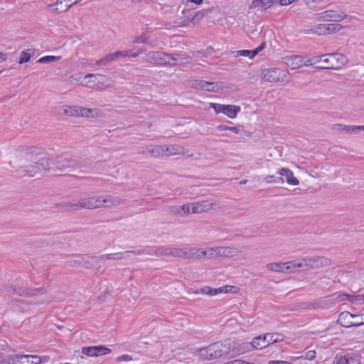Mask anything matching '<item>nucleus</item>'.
Returning <instances> with one entry per match:
<instances>
[{
  "instance_id": "nucleus-31",
  "label": "nucleus",
  "mask_w": 364,
  "mask_h": 364,
  "mask_svg": "<svg viewBox=\"0 0 364 364\" xmlns=\"http://www.w3.org/2000/svg\"><path fill=\"white\" fill-rule=\"evenodd\" d=\"M287 65L289 67H290L292 70H295L296 68H299L303 65L302 61L303 58L300 55H294V57H291V58H288Z\"/></svg>"
},
{
  "instance_id": "nucleus-62",
  "label": "nucleus",
  "mask_w": 364,
  "mask_h": 364,
  "mask_svg": "<svg viewBox=\"0 0 364 364\" xmlns=\"http://www.w3.org/2000/svg\"><path fill=\"white\" fill-rule=\"evenodd\" d=\"M215 250V247H210L207 249V252L208 253V258H214L215 255H214Z\"/></svg>"
},
{
  "instance_id": "nucleus-50",
  "label": "nucleus",
  "mask_w": 364,
  "mask_h": 364,
  "mask_svg": "<svg viewBox=\"0 0 364 364\" xmlns=\"http://www.w3.org/2000/svg\"><path fill=\"white\" fill-rule=\"evenodd\" d=\"M112 60V56H111L110 54H108L104 58L97 60L95 64L98 66L107 65Z\"/></svg>"
},
{
  "instance_id": "nucleus-49",
  "label": "nucleus",
  "mask_w": 364,
  "mask_h": 364,
  "mask_svg": "<svg viewBox=\"0 0 364 364\" xmlns=\"http://www.w3.org/2000/svg\"><path fill=\"white\" fill-rule=\"evenodd\" d=\"M96 348V355H102L111 352V350L104 346H95Z\"/></svg>"
},
{
  "instance_id": "nucleus-24",
  "label": "nucleus",
  "mask_w": 364,
  "mask_h": 364,
  "mask_svg": "<svg viewBox=\"0 0 364 364\" xmlns=\"http://www.w3.org/2000/svg\"><path fill=\"white\" fill-rule=\"evenodd\" d=\"M164 154L166 156H173L176 154H181L183 151V147L178 144H173L169 146H164Z\"/></svg>"
},
{
  "instance_id": "nucleus-7",
  "label": "nucleus",
  "mask_w": 364,
  "mask_h": 364,
  "mask_svg": "<svg viewBox=\"0 0 364 364\" xmlns=\"http://www.w3.org/2000/svg\"><path fill=\"white\" fill-rule=\"evenodd\" d=\"M301 260L304 262V267L313 269H320L331 264V259L326 257H306L301 258Z\"/></svg>"
},
{
  "instance_id": "nucleus-34",
  "label": "nucleus",
  "mask_w": 364,
  "mask_h": 364,
  "mask_svg": "<svg viewBox=\"0 0 364 364\" xmlns=\"http://www.w3.org/2000/svg\"><path fill=\"white\" fill-rule=\"evenodd\" d=\"M64 113L68 116L81 117V107L70 106L64 109Z\"/></svg>"
},
{
  "instance_id": "nucleus-14",
  "label": "nucleus",
  "mask_w": 364,
  "mask_h": 364,
  "mask_svg": "<svg viewBox=\"0 0 364 364\" xmlns=\"http://www.w3.org/2000/svg\"><path fill=\"white\" fill-rule=\"evenodd\" d=\"M191 213L201 214L215 209L218 205L215 202H212L210 200H201L196 203H191Z\"/></svg>"
},
{
  "instance_id": "nucleus-13",
  "label": "nucleus",
  "mask_w": 364,
  "mask_h": 364,
  "mask_svg": "<svg viewBox=\"0 0 364 364\" xmlns=\"http://www.w3.org/2000/svg\"><path fill=\"white\" fill-rule=\"evenodd\" d=\"M146 61L154 65H166L169 63V55L161 52L151 51L146 54Z\"/></svg>"
},
{
  "instance_id": "nucleus-38",
  "label": "nucleus",
  "mask_w": 364,
  "mask_h": 364,
  "mask_svg": "<svg viewBox=\"0 0 364 364\" xmlns=\"http://www.w3.org/2000/svg\"><path fill=\"white\" fill-rule=\"evenodd\" d=\"M264 180L268 183H274L282 184L284 182V178L274 175H267L264 178Z\"/></svg>"
},
{
  "instance_id": "nucleus-2",
  "label": "nucleus",
  "mask_w": 364,
  "mask_h": 364,
  "mask_svg": "<svg viewBox=\"0 0 364 364\" xmlns=\"http://www.w3.org/2000/svg\"><path fill=\"white\" fill-rule=\"evenodd\" d=\"M200 358L203 360H214L221 357L231 358L229 340L213 343L199 349Z\"/></svg>"
},
{
  "instance_id": "nucleus-17",
  "label": "nucleus",
  "mask_w": 364,
  "mask_h": 364,
  "mask_svg": "<svg viewBox=\"0 0 364 364\" xmlns=\"http://www.w3.org/2000/svg\"><path fill=\"white\" fill-rule=\"evenodd\" d=\"M318 18L323 21H339L344 19L346 17L342 11H336L333 10H328L318 14Z\"/></svg>"
},
{
  "instance_id": "nucleus-27",
  "label": "nucleus",
  "mask_w": 364,
  "mask_h": 364,
  "mask_svg": "<svg viewBox=\"0 0 364 364\" xmlns=\"http://www.w3.org/2000/svg\"><path fill=\"white\" fill-rule=\"evenodd\" d=\"M222 292H228V290L225 291L224 287H220L218 289H212L209 287H205L201 288L200 290L196 291V294H204L210 296H215Z\"/></svg>"
},
{
  "instance_id": "nucleus-20",
  "label": "nucleus",
  "mask_w": 364,
  "mask_h": 364,
  "mask_svg": "<svg viewBox=\"0 0 364 364\" xmlns=\"http://www.w3.org/2000/svg\"><path fill=\"white\" fill-rule=\"evenodd\" d=\"M355 129H358L355 127V126H348L341 124H336L332 127V130L336 133L339 134H351L355 133Z\"/></svg>"
},
{
  "instance_id": "nucleus-35",
  "label": "nucleus",
  "mask_w": 364,
  "mask_h": 364,
  "mask_svg": "<svg viewBox=\"0 0 364 364\" xmlns=\"http://www.w3.org/2000/svg\"><path fill=\"white\" fill-rule=\"evenodd\" d=\"M198 252H199V248H197V247L186 248L185 259H190V258L200 259V255H198Z\"/></svg>"
},
{
  "instance_id": "nucleus-33",
  "label": "nucleus",
  "mask_w": 364,
  "mask_h": 364,
  "mask_svg": "<svg viewBox=\"0 0 364 364\" xmlns=\"http://www.w3.org/2000/svg\"><path fill=\"white\" fill-rule=\"evenodd\" d=\"M87 77L97 78V85L101 86V87L102 86H106V87L110 86V85H109L107 83L108 81L109 80V79L105 75H100V74H87Z\"/></svg>"
},
{
  "instance_id": "nucleus-12",
  "label": "nucleus",
  "mask_w": 364,
  "mask_h": 364,
  "mask_svg": "<svg viewBox=\"0 0 364 364\" xmlns=\"http://www.w3.org/2000/svg\"><path fill=\"white\" fill-rule=\"evenodd\" d=\"M41 358L38 355H11L8 357L10 364H41Z\"/></svg>"
},
{
  "instance_id": "nucleus-48",
  "label": "nucleus",
  "mask_w": 364,
  "mask_h": 364,
  "mask_svg": "<svg viewBox=\"0 0 364 364\" xmlns=\"http://www.w3.org/2000/svg\"><path fill=\"white\" fill-rule=\"evenodd\" d=\"M82 353L88 356H97L95 346L84 347L82 349Z\"/></svg>"
},
{
  "instance_id": "nucleus-55",
  "label": "nucleus",
  "mask_w": 364,
  "mask_h": 364,
  "mask_svg": "<svg viewBox=\"0 0 364 364\" xmlns=\"http://www.w3.org/2000/svg\"><path fill=\"white\" fill-rule=\"evenodd\" d=\"M31 58V55L25 51H23L21 54L20 59L18 60L19 64H23L26 62H28Z\"/></svg>"
},
{
  "instance_id": "nucleus-3",
  "label": "nucleus",
  "mask_w": 364,
  "mask_h": 364,
  "mask_svg": "<svg viewBox=\"0 0 364 364\" xmlns=\"http://www.w3.org/2000/svg\"><path fill=\"white\" fill-rule=\"evenodd\" d=\"M124 200L118 197L110 196H92L81 199V208L94 209L100 208H110L118 206L124 203Z\"/></svg>"
},
{
  "instance_id": "nucleus-30",
  "label": "nucleus",
  "mask_w": 364,
  "mask_h": 364,
  "mask_svg": "<svg viewBox=\"0 0 364 364\" xmlns=\"http://www.w3.org/2000/svg\"><path fill=\"white\" fill-rule=\"evenodd\" d=\"M304 267V262L289 261L286 262V272H296L300 268Z\"/></svg>"
},
{
  "instance_id": "nucleus-21",
  "label": "nucleus",
  "mask_w": 364,
  "mask_h": 364,
  "mask_svg": "<svg viewBox=\"0 0 364 364\" xmlns=\"http://www.w3.org/2000/svg\"><path fill=\"white\" fill-rule=\"evenodd\" d=\"M341 27V25L338 23H329L327 25L320 24L316 32L319 34L326 33V32L330 33L339 31Z\"/></svg>"
},
{
  "instance_id": "nucleus-58",
  "label": "nucleus",
  "mask_w": 364,
  "mask_h": 364,
  "mask_svg": "<svg viewBox=\"0 0 364 364\" xmlns=\"http://www.w3.org/2000/svg\"><path fill=\"white\" fill-rule=\"evenodd\" d=\"M168 211L170 213L174 215H181V212H180V206L178 205H173L171 206L168 208Z\"/></svg>"
},
{
  "instance_id": "nucleus-39",
  "label": "nucleus",
  "mask_w": 364,
  "mask_h": 364,
  "mask_svg": "<svg viewBox=\"0 0 364 364\" xmlns=\"http://www.w3.org/2000/svg\"><path fill=\"white\" fill-rule=\"evenodd\" d=\"M81 117H94L97 114V110L81 107Z\"/></svg>"
},
{
  "instance_id": "nucleus-52",
  "label": "nucleus",
  "mask_w": 364,
  "mask_h": 364,
  "mask_svg": "<svg viewBox=\"0 0 364 364\" xmlns=\"http://www.w3.org/2000/svg\"><path fill=\"white\" fill-rule=\"evenodd\" d=\"M59 206H62L63 208H73L74 210H80L81 208V199L79 200V202L77 203H65V204H60V205H58Z\"/></svg>"
},
{
  "instance_id": "nucleus-15",
  "label": "nucleus",
  "mask_w": 364,
  "mask_h": 364,
  "mask_svg": "<svg viewBox=\"0 0 364 364\" xmlns=\"http://www.w3.org/2000/svg\"><path fill=\"white\" fill-rule=\"evenodd\" d=\"M143 250H139L137 252L135 251H125L122 252H117L112 254H106L102 255L98 258L100 260H108V259H114V260H121L127 257H130L133 255H139L143 253Z\"/></svg>"
},
{
  "instance_id": "nucleus-6",
  "label": "nucleus",
  "mask_w": 364,
  "mask_h": 364,
  "mask_svg": "<svg viewBox=\"0 0 364 364\" xmlns=\"http://www.w3.org/2000/svg\"><path fill=\"white\" fill-rule=\"evenodd\" d=\"M363 316L364 314H354L348 311H343L338 316L337 323L344 328L360 326L364 325V323H360V317Z\"/></svg>"
},
{
  "instance_id": "nucleus-18",
  "label": "nucleus",
  "mask_w": 364,
  "mask_h": 364,
  "mask_svg": "<svg viewBox=\"0 0 364 364\" xmlns=\"http://www.w3.org/2000/svg\"><path fill=\"white\" fill-rule=\"evenodd\" d=\"M336 364H360V356L355 353H348L346 355H336L334 359Z\"/></svg>"
},
{
  "instance_id": "nucleus-41",
  "label": "nucleus",
  "mask_w": 364,
  "mask_h": 364,
  "mask_svg": "<svg viewBox=\"0 0 364 364\" xmlns=\"http://www.w3.org/2000/svg\"><path fill=\"white\" fill-rule=\"evenodd\" d=\"M218 131H231L235 134H238L241 131V127H229L224 124H220L217 127Z\"/></svg>"
},
{
  "instance_id": "nucleus-11",
  "label": "nucleus",
  "mask_w": 364,
  "mask_h": 364,
  "mask_svg": "<svg viewBox=\"0 0 364 364\" xmlns=\"http://www.w3.org/2000/svg\"><path fill=\"white\" fill-rule=\"evenodd\" d=\"M229 348L231 358L250 352L252 350L250 342L242 341H235L229 340Z\"/></svg>"
},
{
  "instance_id": "nucleus-16",
  "label": "nucleus",
  "mask_w": 364,
  "mask_h": 364,
  "mask_svg": "<svg viewBox=\"0 0 364 364\" xmlns=\"http://www.w3.org/2000/svg\"><path fill=\"white\" fill-rule=\"evenodd\" d=\"M9 292H13L18 296H33L39 294H43L46 293V290L45 288H39L33 290H28L23 287H9L8 288Z\"/></svg>"
},
{
  "instance_id": "nucleus-32",
  "label": "nucleus",
  "mask_w": 364,
  "mask_h": 364,
  "mask_svg": "<svg viewBox=\"0 0 364 364\" xmlns=\"http://www.w3.org/2000/svg\"><path fill=\"white\" fill-rule=\"evenodd\" d=\"M267 269L276 272H286V262H272L267 264Z\"/></svg>"
},
{
  "instance_id": "nucleus-23",
  "label": "nucleus",
  "mask_w": 364,
  "mask_h": 364,
  "mask_svg": "<svg viewBox=\"0 0 364 364\" xmlns=\"http://www.w3.org/2000/svg\"><path fill=\"white\" fill-rule=\"evenodd\" d=\"M263 336H259L253 338L250 342L252 349L262 350L268 346L267 339H264Z\"/></svg>"
},
{
  "instance_id": "nucleus-10",
  "label": "nucleus",
  "mask_w": 364,
  "mask_h": 364,
  "mask_svg": "<svg viewBox=\"0 0 364 364\" xmlns=\"http://www.w3.org/2000/svg\"><path fill=\"white\" fill-rule=\"evenodd\" d=\"M210 106L216 113H223L231 119L235 118L237 114L240 112V107L239 106L232 105H221L211 102Z\"/></svg>"
},
{
  "instance_id": "nucleus-44",
  "label": "nucleus",
  "mask_w": 364,
  "mask_h": 364,
  "mask_svg": "<svg viewBox=\"0 0 364 364\" xmlns=\"http://www.w3.org/2000/svg\"><path fill=\"white\" fill-rule=\"evenodd\" d=\"M168 55H169V63H168V65L171 66L176 65L178 60H183L185 59L182 55L178 53L168 54Z\"/></svg>"
},
{
  "instance_id": "nucleus-47",
  "label": "nucleus",
  "mask_w": 364,
  "mask_h": 364,
  "mask_svg": "<svg viewBox=\"0 0 364 364\" xmlns=\"http://www.w3.org/2000/svg\"><path fill=\"white\" fill-rule=\"evenodd\" d=\"M60 58V56H53V55H47L41 58L38 60V63H48L51 62H55Z\"/></svg>"
},
{
  "instance_id": "nucleus-5",
  "label": "nucleus",
  "mask_w": 364,
  "mask_h": 364,
  "mask_svg": "<svg viewBox=\"0 0 364 364\" xmlns=\"http://www.w3.org/2000/svg\"><path fill=\"white\" fill-rule=\"evenodd\" d=\"M347 57L341 53L326 54V58L323 60V65L318 66V69L338 70L348 63Z\"/></svg>"
},
{
  "instance_id": "nucleus-26",
  "label": "nucleus",
  "mask_w": 364,
  "mask_h": 364,
  "mask_svg": "<svg viewBox=\"0 0 364 364\" xmlns=\"http://www.w3.org/2000/svg\"><path fill=\"white\" fill-rule=\"evenodd\" d=\"M82 0H58L57 5H63L61 9H55L57 13L67 11L73 5L79 3Z\"/></svg>"
},
{
  "instance_id": "nucleus-29",
  "label": "nucleus",
  "mask_w": 364,
  "mask_h": 364,
  "mask_svg": "<svg viewBox=\"0 0 364 364\" xmlns=\"http://www.w3.org/2000/svg\"><path fill=\"white\" fill-rule=\"evenodd\" d=\"M81 85L92 89H101V86L97 85V78L87 77V75H83V82H81Z\"/></svg>"
},
{
  "instance_id": "nucleus-45",
  "label": "nucleus",
  "mask_w": 364,
  "mask_h": 364,
  "mask_svg": "<svg viewBox=\"0 0 364 364\" xmlns=\"http://www.w3.org/2000/svg\"><path fill=\"white\" fill-rule=\"evenodd\" d=\"M186 248H171V255L176 257L185 258Z\"/></svg>"
},
{
  "instance_id": "nucleus-22",
  "label": "nucleus",
  "mask_w": 364,
  "mask_h": 364,
  "mask_svg": "<svg viewBox=\"0 0 364 364\" xmlns=\"http://www.w3.org/2000/svg\"><path fill=\"white\" fill-rule=\"evenodd\" d=\"M277 0H254L251 5L250 6V9H255L260 8L262 9H267L271 7L274 1Z\"/></svg>"
},
{
  "instance_id": "nucleus-51",
  "label": "nucleus",
  "mask_w": 364,
  "mask_h": 364,
  "mask_svg": "<svg viewBox=\"0 0 364 364\" xmlns=\"http://www.w3.org/2000/svg\"><path fill=\"white\" fill-rule=\"evenodd\" d=\"M180 212H181V216H185L191 213V203L184 204L180 206Z\"/></svg>"
},
{
  "instance_id": "nucleus-19",
  "label": "nucleus",
  "mask_w": 364,
  "mask_h": 364,
  "mask_svg": "<svg viewBox=\"0 0 364 364\" xmlns=\"http://www.w3.org/2000/svg\"><path fill=\"white\" fill-rule=\"evenodd\" d=\"M281 177L284 178V181L291 186H297L299 183V180L294 177L293 172L288 168H282L278 171Z\"/></svg>"
},
{
  "instance_id": "nucleus-9",
  "label": "nucleus",
  "mask_w": 364,
  "mask_h": 364,
  "mask_svg": "<svg viewBox=\"0 0 364 364\" xmlns=\"http://www.w3.org/2000/svg\"><path fill=\"white\" fill-rule=\"evenodd\" d=\"M262 78L269 82H288L286 73L280 68H270L262 71Z\"/></svg>"
},
{
  "instance_id": "nucleus-1",
  "label": "nucleus",
  "mask_w": 364,
  "mask_h": 364,
  "mask_svg": "<svg viewBox=\"0 0 364 364\" xmlns=\"http://www.w3.org/2000/svg\"><path fill=\"white\" fill-rule=\"evenodd\" d=\"M17 151V159L10 161V165L19 174L35 177L52 168V158L39 153L34 146L19 149Z\"/></svg>"
},
{
  "instance_id": "nucleus-28",
  "label": "nucleus",
  "mask_w": 364,
  "mask_h": 364,
  "mask_svg": "<svg viewBox=\"0 0 364 364\" xmlns=\"http://www.w3.org/2000/svg\"><path fill=\"white\" fill-rule=\"evenodd\" d=\"M264 339H267L268 346L272 343L281 342L284 340V336L278 333H266L264 335Z\"/></svg>"
},
{
  "instance_id": "nucleus-4",
  "label": "nucleus",
  "mask_w": 364,
  "mask_h": 364,
  "mask_svg": "<svg viewBox=\"0 0 364 364\" xmlns=\"http://www.w3.org/2000/svg\"><path fill=\"white\" fill-rule=\"evenodd\" d=\"M52 160L51 166L55 165L56 169L60 171H72L85 166V161L76 156H56L54 159L52 158Z\"/></svg>"
},
{
  "instance_id": "nucleus-56",
  "label": "nucleus",
  "mask_w": 364,
  "mask_h": 364,
  "mask_svg": "<svg viewBox=\"0 0 364 364\" xmlns=\"http://www.w3.org/2000/svg\"><path fill=\"white\" fill-rule=\"evenodd\" d=\"M111 56H112V60L119 58H124L126 56H128V51H117L113 53H109Z\"/></svg>"
},
{
  "instance_id": "nucleus-63",
  "label": "nucleus",
  "mask_w": 364,
  "mask_h": 364,
  "mask_svg": "<svg viewBox=\"0 0 364 364\" xmlns=\"http://www.w3.org/2000/svg\"><path fill=\"white\" fill-rule=\"evenodd\" d=\"M265 46H266V43L265 42H263L260 46H259L257 48H255L254 50V51L255 52V55H257L260 51H262L264 48H265Z\"/></svg>"
},
{
  "instance_id": "nucleus-36",
  "label": "nucleus",
  "mask_w": 364,
  "mask_h": 364,
  "mask_svg": "<svg viewBox=\"0 0 364 364\" xmlns=\"http://www.w3.org/2000/svg\"><path fill=\"white\" fill-rule=\"evenodd\" d=\"M67 82L71 85H80L83 82V75L78 73L75 75H71L67 79Z\"/></svg>"
},
{
  "instance_id": "nucleus-57",
  "label": "nucleus",
  "mask_w": 364,
  "mask_h": 364,
  "mask_svg": "<svg viewBox=\"0 0 364 364\" xmlns=\"http://www.w3.org/2000/svg\"><path fill=\"white\" fill-rule=\"evenodd\" d=\"M339 297H340V301L347 300V301H349L351 302H354L355 300L356 299V298L358 297V296H351L350 294H343L340 295Z\"/></svg>"
},
{
  "instance_id": "nucleus-64",
  "label": "nucleus",
  "mask_w": 364,
  "mask_h": 364,
  "mask_svg": "<svg viewBox=\"0 0 364 364\" xmlns=\"http://www.w3.org/2000/svg\"><path fill=\"white\" fill-rule=\"evenodd\" d=\"M269 364H292L285 360H270Z\"/></svg>"
},
{
  "instance_id": "nucleus-53",
  "label": "nucleus",
  "mask_w": 364,
  "mask_h": 364,
  "mask_svg": "<svg viewBox=\"0 0 364 364\" xmlns=\"http://www.w3.org/2000/svg\"><path fill=\"white\" fill-rule=\"evenodd\" d=\"M205 88L204 90L210 91V92H215L218 88V85L215 82H209L207 81H205Z\"/></svg>"
},
{
  "instance_id": "nucleus-25",
  "label": "nucleus",
  "mask_w": 364,
  "mask_h": 364,
  "mask_svg": "<svg viewBox=\"0 0 364 364\" xmlns=\"http://www.w3.org/2000/svg\"><path fill=\"white\" fill-rule=\"evenodd\" d=\"M147 153L154 157L164 155V146L159 145H149L146 146Z\"/></svg>"
},
{
  "instance_id": "nucleus-59",
  "label": "nucleus",
  "mask_w": 364,
  "mask_h": 364,
  "mask_svg": "<svg viewBox=\"0 0 364 364\" xmlns=\"http://www.w3.org/2000/svg\"><path fill=\"white\" fill-rule=\"evenodd\" d=\"M203 17V13L201 11L196 12L193 16L191 18V22L193 23H196L200 19Z\"/></svg>"
},
{
  "instance_id": "nucleus-54",
  "label": "nucleus",
  "mask_w": 364,
  "mask_h": 364,
  "mask_svg": "<svg viewBox=\"0 0 364 364\" xmlns=\"http://www.w3.org/2000/svg\"><path fill=\"white\" fill-rule=\"evenodd\" d=\"M315 357H316V351L312 350L307 351L304 356L301 355L300 357H298L297 358L298 359L304 358L306 360H312L315 358Z\"/></svg>"
},
{
  "instance_id": "nucleus-46",
  "label": "nucleus",
  "mask_w": 364,
  "mask_h": 364,
  "mask_svg": "<svg viewBox=\"0 0 364 364\" xmlns=\"http://www.w3.org/2000/svg\"><path fill=\"white\" fill-rule=\"evenodd\" d=\"M155 255L158 257L171 255V247H160L155 250Z\"/></svg>"
},
{
  "instance_id": "nucleus-60",
  "label": "nucleus",
  "mask_w": 364,
  "mask_h": 364,
  "mask_svg": "<svg viewBox=\"0 0 364 364\" xmlns=\"http://www.w3.org/2000/svg\"><path fill=\"white\" fill-rule=\"evenodd\" d=\"M215 250L214 255L215 257H224V247H215Z\"/></svg>"
},
{
  "instance_id": "nucleus-43",
  "label": "nucleus",
  "mask_w": 364,
  "mask_h": 364,
  "mask_svg": "<svg viewBox=\"0 0 364 364\" xmlns=\"http://www.w3.org/2000/svg\"><path fill=\"white\" fill-rule=\"evenodd\" d=\"M255 52L254 50H237L236 51V55L235 57L238 56H243V57H248L250 59H252L255 56Z\"/></svg>"
},
{
  "instance_id": "nucleus-37",
  "label": "nucleus",
  "mask_w": 364,
  "mask_h": 364,
  "mask_svg": "<svg viewBox=\"0 0 364 364\" xmlns=\"http://www.w3.org/2000/svg\"><path fill=\"white\" fill-rule=\"evenodd\" d=\"M240 254V251L233 247H224V257H236Z\"/></svg>"
},
{
  "instance_id": "nucleus-40",
  "label": "nucleus",
  "mask_w": 364,
  "mask_h": 364,
  "mask_svg": "<svg viewBox=\"0 0 364 364\" xmlns=\"http://www.w3.org/2000/svg\"><path fill=\"white\" fill-rule=\"evenodd\" d=\"M326 58V54L314 56L311 58L307 60L306 63L304 64L306 66L313 65L317 64L320 62L323 63V60Z\"/></svg>"
},
{
  "instance_id": "nucleus-42",
  "label": "nucleus",
  "mask_w": 364,
  "mask_h": 364,
  "mask_svg": "<svg viewBox=\"0 0 364 364\" xmlns=\"http://www.w3.org/2000/svg\"><path fill=\"white\" fill-rule=\"evenodd\" d=\"M189 85L195 89L203 90L205 88V80H192L188 82Z\"/></svg>"
},
{
  "instance_id": "nucleus-8",
  "label": "nucleus",
  "mask_w": 364,
  "mask_h": 364,
  "mask_svg": "<svg viewBox=\"0 0 364 364\" xmlns=\"http://www.w3.org/2000/svg\"><path fill=\"white\" fill-rule=\"evenodd\" d=\"M100 262L97 256L75 255L69 261L72 266H81L85 268H93Z\"/></svg>"
},
{
  "instance_id": "nucleus-61",
  "label": "nucleus",
  "mask_w": 364,
  "mask_h": 364,
  "mask_svg": "<svg viewBox=\"0 0 364 364\" xmlns=\"http://www.w3.org/2000/svg\"><path fill=\"white\" fill-rule=\"evenodd\" d=\"M132 360V357L129 355H122L117 358L118 361H128V360Z\"/></svg>"
}]
</instances>
